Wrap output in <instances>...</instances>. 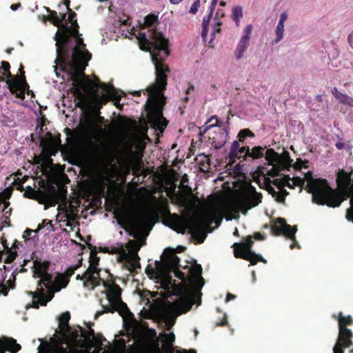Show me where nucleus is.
<instances>
[{"label":"nucleus","instance_id":"obj_16","mask_svg":"<svg viewBox=\"0 0 353 353\" xmlns=\"http://www.w3.org/2000/svg\"><path fill=\"white\" fill-rule=\"evenodd\" d=\"M195 296L188 293H183L181 297L170 303V307L176 310H180L179 314L189 311L195 302Z\"/></svg>","mask_w":353,"mask_h":353},{"label":"nucleus","instance_id":"obj_54","mask_svg":"<svg viewBox=\"0 0 353 353\" xmlns=\"http://www.w3.org/2000/svg\"><path fill=\"white\" fill-rule=\"evenodd\" d=\"M249 146H243L238 151V157L236 159H243V161H247L248 159V156H247V152L249 151Z\"/></svg>","mask_w":353,"mask_h":353},{"label":"nucleus","instance_id":"obj_48","mask_svg":"<svg viewBox=\"0 0 353 353\" xmlns=\"http://www.w3.org/2000/svg\"><path fill=\"white\" fill-rule=\"evenodd\" d=\"M283 32H284V23H282L281 22H279L276 28V39H274V43H279L283 37Z\"/></svg>","mask_w":353,"mask_h":353},{"label":"nucleus","instance_id":"obj_36","mask_svg":"<svg viewBox=\"0 0 353 353\" xmlns=\"http://www.w3.org/2000/svg\"><path fill=\"white\" fill-rule=\"evenodd\" d=\"M0 66V82L5 81L8 76H10V65L6 61H1Z\"/></svg>","mask_w":353,"mask_h":353},{"label":"nucleus","instance_id":"obj_20","mask_svg":"<svg viewBox=\"0 0 353 353\" xmlns=\"http://www.w3.org/2000/svg\"><path fill=\"white\" fill-rule=\"evenodd\" d=\"M47 12L48 13V20L56 27L59 28L57 33H59L62 32V26H64L63 21L66 20L67 14L65 13L62 14L61 17H59L57 15V12L54 10H51L48 7H45Z\"/></svg>","mask_w":353,"mask_h":353},{"label":"nucleus","instance_id":"obj_8","mask_svg":"<svg viewBox=\"0 0 353 353\" xmlns=\"http://www.w3.org/2000/svg\"><path fill=\"white\" fill-rule=\"evenodd\" d=\"M334 192V196H329L325 205L330 208L339 207L341 203L348 197H350V208L347 210L345 217L353 223V190H336L332 188Z\"/></svg>","mask_w":353,"mask_h":353},{"label":"nucleus","instance_id":"obj_33","mask_svg":"<svg viewBox=\"0 0 353 353\" xmlns=\"http://www.w3.org/2000/svg\"><path fill=\"white\" fill-rule=\"evenodd\" d=\"M339 330L348 329L347 325L353 324V319L350 315L343 316V313L340 312L338 317Z\"/></svg>","mask_w":353,"mask_h":353},{"label":"nucleus","instance_id":"obj_17","mask_svg":"<svg viewBox=\"0 0 353 353\" xmlns=\"http://www.w3.org/2000/svg\"><path fill=\"white\" fill-rule=\"evenodd\" d=\"M107 290L106 299L108 301V304H112L118 301H120L121 298V294L123 292L122 288L113 281L105 280L103 285Z\"/></svg>","mask_w":353,"mask_h":353},{"label":"nucleus","instance_id":"obj_46","mask_svg":"<svg viewBox=\"0 0 353 353\" xmlns=\"http://www.w3.org/2000/svg\"><path fill=\"white\" fill-rule=\"evenodd\" d=\"M190 273L195 278L199 279L203 282L202 285H203V279L201 277L202 267L201 265L195 264L190 269Z\"/></svg>","mask_w":353,"mask_h":353},{"label":"nucleus","instance_id":"obj_15","mask_svg":"<svg viewBox=\"0 0 353 353\" xmlns=\"http://www.w3.org/2000/svg\"><path fill=\"white\" fill-rule=\"evenodd\" d=\"M352 338L353 333L350 329L339 330L333 353H344L345 348H349L353 345Z\"/></svg>","mask_w":353,"mask_h":353},{"label":"nucleus","instance_id":"obj_21","mask_svg":"<svg viewBox=\"0 0 353 353\" xmlns=\"http://www.w3.org/2000/svg\"><path fill=\"white\" fill-rule=\"evenodd\" d=\"M29 294L32 296L33 299H37L40 305L43 306L46 305V304L54 297V294L52 292L46 295L45 294V290L42 287L38 288L37 290L34 292H30Z\"/></svg>","mask_w":353,"mask_h":353},{"label":"nucleus","instance_id":"obj_31","mask_svg":"<svg viewBox=\"0 0 353 353\" xmlns=\"http://www.w3.org/2000/svg\"><path fill=\"white\" fill-rule=\"evenodd\" d=\"M265 159L269 165H274L278 164L280 159V154L275 152L274 149H267L265 153Z\"/></svg>","mask_w":353,"mask_h":353},{"label":"nucleus","instance_id":"obj_39","mask_svg":"<svg viewBox=\"0 0 353 353\" xmlns=\"http://www.w3.org/2000/svg\"><path fill=\"white\" fill-rule=\"evenodd\" d=\"M12 249L13 248H10L9 245L3 247V251L4 252H6V254H7L6 258L4 260L5 263H11L17 256V251H13Z\"/></svg>","mask_w":353,"mask_h":353},{"label":"nucleus","instance_id":"obj_5","mask_svg":"<svg viewBox=\"0 0 353 353\" xmlns=\"http://www.w3.org/2000/svg\"><path fill=\"white\" fill-rule=\"evenodd\" d=\"M253 245L254 241L251 235L247 236L243 242L234 243L232 245L234 257L250 261V265H255L259 261L266 263V259L252 250Z\"/></svg>","mask_w":353,"mask_h":353},{"label":"nucleus","instance_id":"obj_44","mask_svg":"<svg viewBox=\"0 0 353 353\" xmlns=\"http://www.w3.org/2000/svg\"><path fill=\"white\" fill-rule=\"evenodd\" d=\"M290 176L288 175L282 181L279 179H274L272 183L277 188H284L285 186H287L289 188H294L293 183H290Z\"/></svg>","mask_w":353,"mask_h":353},{"label":"nucleus","instance_id":"obj_51","mask_svg":"<svg viewBox=\"0 0 353 353\" xmlns=\"http://www.w3.org/2000/svg\"><path fill=\"white\" fill-rule=\"evenodd\" d=\"M102 302V301H101ZM101 305L102 306L103 310L102 311H98L95 314L94 319H97L99 316L105 314V313H114V310L112 309L111 305L110 304L108 305H103L102 303H101Z\"/></svg>","mask_w":353,"mask_h":353},{"label":"nucleus","instance_id":"obj_4","mask_svg":"<svg viewBox=\"0 0 353 353\" xmlns=\"http://www.w3.org/2000/svg\"><path fill=\"white\" fill-rule=\"evenodd\" d=\"M305 181H307L305 189L308 193L312 194V201L319 205H324L329 196H334V193L325 179H314L312 172L308 171L305 174Z\"/></svg>","mask_w":353,"mask_h":353},{"label":"nucleus","instance_id":"obj_10","mask_svg":"<svg viewBox=\"0 0 353 353\" xmlns=\"http://www.w3.org/2000/svg\"><path fill=\"white\" fill-rule=\"evenodd\" d=\"M61 142L59 137H54L50 132H47L46 138L40 139V147L42 148L40 157L45 161H52L50 157L57 153Z\"/></svg>","mask_w":353,"mask_h":353},{"label":"nucleus","instance_id":"obj_35","mask_svg":"<svg viewBox=\"0 0 353 353\" xmlns=\"http://www.w3.org/2000/svg\"><path fill=\"white\" fill-rule=\"evenodd\" d=\"M219 134L221 136L219 141H216V137L212 138V144L216 149L221 148L227 141L228 135L225 131H224L223 129L220 130Z\"/></svg>","mask_w":353,"mask_h":353},{"label":"nucleus","instance_id":"obj_6","mask_svg":"<svg viewBox=\"0 0 353 353\" xmlns=\"http://www.w3.org/2000/svg\"><path fill=\"white\" fill-rule=\"evenodd\" d=\"M262 201V194L256 192V188L251 184L248 186L245 199H239L230 203L228 208L234 212L241 211L246 214L248 210L257 206Z\"/></svg>","mask_w":353,"mask_h":353},{"label":"nucleus","instance_id":"obj_60","mask_svg":"<svg viewBox=\"0 0 353 353\" xmlns=\"http://www.w3.org/2000/svg\"><path fill=\"white\" fill-rule=\"evenodd\" d=\"M78 327L81 330L82 332V336L85 338L86 339L89 340L91 336H93L94 335V331L92 328H89V330L88 332H85L83 330V328L81 326H78Z\"/></svg>","mask_w":353,"mask_h":353},{"label":"nucleus","instance_id":"obj_41","mask_svg":"<svg viewBox=\"0 0 353 353\" xmlns=\"http://www.w3.org/2000/svg\"><path fill=\"white\" fill-rule=\"evenodd\" d=\"M39 278H40V280H39L37 282L38 286H41V285L43 284L46 288H49L50 287L53 279L52 275L51 274H49L48 272Z\"/></svg>","mask_w":353,"mask_h":353},{"label":"nucleus","instance_id":"obj_62","mask_svg":"<svg viewBox=\"0 0 353 353\" xmlns=\"http://www.w3.org/2000/svg\"><path fill=\"white\" fill-rule=\"evenodd\" d=\"M77 270V268L73 265L69 267L64 273H62L65 277H67L70 279V278L74 274V272Z\"/></svg>","mask_w":353,"mask_h":353},{"label":"nucleus","instance_id":"obj_26","mask_svg":"<svg viewBox=\"0 0 353 353\" xmlns=\"http://www.w3.org/2000/svg\"><path fill=\"white\" fill-rule=\"evenodd\" d=\"M110 305L114 310V312H118L121 316L132 314L127 304L123 301L122 299L112 304H110Z\"/></svg>","mask_w":353,"mask_h":353},{"label":"nucleus","instance_id":"obj_11","mask_svg":"<svg viewBox=\"0 0 353 353\" xmlns=\"http://www.w3.org/2000/svg\"><path fill=\"white\" fill-rule=\"evenodd\" d=\"M79 26L77 19L65 22L64 26H62V32L56 33L54 37L56 46L58 47V52L59 51L60 43L63 45H67L70 42L72 36L79 35Z\"/></svg>","mask_w":353,"mask_h":353},{"label":"nucleus","instance_id":"obj_25","mask_svg":"<svg viewBox=\"0 0 353 353\" xmlns=\"http://www.w3.org/2000/svg\"><path fill=\"white\" fill-rule=\"evenodd\" d=\"M87 245L90 249L88 268L99 269L98 265H99L100 258L97 256V247L88 243H87Z\"/></svg>","mask_w":353,"mask_h":353},{"label":"nucleus","instance_id":"obj_45","mask_svg":"<svg viewBox=\"0 0 353 353\" xmlns=\"http://www.w3.org/2000/svg\"><path fill=\"white\" fill-rule=\"evenodd\" d=\"M10 205V202L6 201L4 203V208L3 210V221L6 224L8 225V226H10V216L12 213V208H10L9 210H7L8 207Z\"/></svg>","mask_w":353,"mask_h":353},{"label":"nucleus","instance_id":"obj_40","mask_svg":"<svg viewBox=\"0 0 353 353\" xmlns=\"http://www.w3.org/2000/svg\"><path fill=\"white\" fill-rule=\"evenodd\" d=\"M12 249L13 248H10L9 245L3 247V251L4 252H6V254H7L6 258L4 260L5 263H11L17 256V251H13Z\"/></svg>","mask_w":353,"mask_h":353},{"label":"nucleus","instance_id":"obj_1","mask_svg":"<svg viewBox=\"0 0 353 353\" xmlns=\"http://www.w3.org/2000/svg\"><path fill=\"white\" fill-rule=\"evenodd\" d=\"M137 39L140 49L150 52L155 65V82L147 88L149 99L145 110L148 113L149 123L154 128L163 132L168 123L163 116L165 104L163 92L168 85V74L170 72V68L163 61L170 54V41L162 32L154 28L149 29L147 32H139Z\"/></svg>","mask_w":353,"mask_h":353},{"label":"nucleus","instance_id":"obj_9","mask_svg":"<svg viewBox=\"0 0 353 353\" xmlns=\"http://www.w3.org/2000/svg\"><path fill=\"white\" fill-rule=\"evenodd\" d=\"M180 259L171 249L165 251L162 261H156L155 268L160 275L168 274L179 268Z\"/></svg>","mask_w":353,"mask_h":353},{"label":"nucleus","instance_id":"obj_27","mask_svg":"<svg viewBox=\"0 0 353 353\" xmlns=\"http://www.w3.org/2000/svg\"><path fill=\"white\" fill-rule=\"evenodd\" d=\"M126 267L131 274H138L139 270L141 269L140 259H137L131 257V256H128Z\"/></svg>","mask_w":353,"mask_h":353},{"label":"nucleus","instance_id":"obj_24","mask_svg":"<svg viewBox=\"0 0 353 353\" xmlns=\"http://www.w3.org/2000/svg\"><path fill=\"white\" fill-rule=\"evenodd\" d=\"M70 319V313L69 312H65L61 314L59 317V327L60 329V333L63 336H65L67 333L71 330V327L69 325V321Z\"/></svg>","mask_w":353,"mask_h":353},{"label":"nucleus","instance_id":"obj_14","mask_svg":"<svg viewBox=\"0 0 353 353\" xmlns=\"http://www.w3.org/2000/svg\"><path fill=\"white\" fill-rule=\"evenodd\" d=\"M101 269L87 268L84 272L85 276V281L83 283L84 288L88 290H94L97 286L103 285L105 280L101 277Z\"/></svg>","mask_w":353,"mask_h":353},{"label":"nucleus","instance_id":"obj_13","mask_svg":"<svg viewBox=\"0 0 353 353\" xmlns=\"http://www.w3.org/2000/svg\"><path fill=\"white\" fill-rule=\"evenodd\" d=\"M297 231L296 226H291L287 224L284 218H277L271 226L272 234L274 236L283 234L285 237L295 241V233Z\"/></svg>","mask_w":353,"mask_h":353},{"label":"nucleus","instance_id":"obj_42","mask_svg":"<svg viewBox=\"0 0 353 353\" xmlns=\"http://www.w3.org/2000/svg\"><path fill=\"white\" fill-rule=\"evenodd\" d=\"M198 163L202 167V170H208L210 167V158L208 155L200 154L197 156Z\"/></svg>","mask_w":353,"mask_h":353},{"label":"nucleus","instance_id":"obj_57","mask_svg":"<svg viewBox=\"0 0 353 353\" xmlns=\"http://www.w3.org/2000/svg\"><path fill=\"white\" fill-rule=\"evenodd\" d=\"M46 119L45 117H43V119L37 124V128H36L37 131L38 132V137L39 139H41L42 137V134L43 132V127L46 125V123H45Z\"/></svg>","mask_w":353,"mask_h":353},{"label":"nucleus","instance_id":"obj_59","mask_svg":"<svg viewBox=\"0 0 353 353\" xmlns=\"http://www.w3.org/2000/svg\"><path fill=\"white\" fill-rule=\"evenodd\" d=\"M47 225H49L50 227V231L54 230L52 221L50 220H48V219H43L42 221V223L41 224H39L38 228L36 231L41 230V229H43V228H45Z\"/></svg>","mask_w":353,"mask_h":353},{"label":"nucleus","instance_id":"obj_23","mask_svg":"<svg viewBox=\"0 0 353 353\" xmlns=\"http://www.w3.org/2000/svg\"><path fill=\"white\" fill-rule=\"evenodd\" d=\"M145 244V238H143L140 240H129L127 246L130 252L131 257L134 259H139L138 252L140 250L141 246Z\"/></svg>","mask_w":353,"mask_h":353},{"label":"nucleus","instance_id":"obj_52","mask_svg":"<svg viewBox=\"0 0 353 353\" xmlns=\"http://www.w3.org/2000/svg\"><path fill=\"white\" fill-rule=\"evenodd\" d=\"M254 137V134L249 129H243L240 130L238 134L239 140L241 142H243L244 139L247 137Z\"/></svg>","mask_w":353,"mask_h":353},{"label":"nucleus","instance_id":"obj_22","mask_svg":"<svg viewBox=\"0 0 353 353\" xmlns=\"http://www.w3.org/2000/svg\"><path fill=\"white\" fill-rule=\"evenodd\" d=\"M50 263L48 261H42L40 259L37 258L34 261L33 276L34 278L39 277L43 274L48 272Z\"/></svg>","mask_w":353,"mask_h":353},{"label":"nucleus","instance_id":"obj_37","mask_svg":"<svg viewBox=\"0 0 353 353\" xmlns=\"http://www.w3.org/2000/svg\"><path fill=\"white\" fill-rule=\"evenodd\" d=\"M212 14L213 12H211L210 11L209 14L208 16H205L203 19L201 37L205 42L206 41V37L208 36V26L210 24Z\"/></svg>","mask_w":353,"mask_h":353},{"label":"nucleus","instance_id":"obj_2","mask_svg":"<svg viewBox=\"0 0 353 353\" xmlns=\"http://www.w3.org/2000/svg\"><path fill=\"white\" fill-rule=\"evenodd\" d=\"M81 34L78 36H72L76 38V46L72 50L71 59L62 54V47L63 46L60 43L59 51L57 52L56 59L57 65L54 66V71L58 76L57 70L59 68L61 71L65 72L70 80L72 81V85L74 86L77 93L82 95L83 90H90L93 88L92 80L89 76L84 72L88 66V61L92 58L91 53L85 48V44L83 39L81 37ZM58 51V48L57 49Z\"/></svg>","mask_w":353,"mask_h":353},{"label":"nucleus","instance_id":"obj_50","mask_svg":"<svg viewBox=\"0 0 353 353\" xmlns=\"http://www.w3.org/2000/svg\"><path fill=\"white\" fill-rule=\"evenodd\" d=\"M222 25V22H221L220 20L219 21H216L214 25V28H213V32L212 33V37L211 38V39L209 41V46L210 48H213V40L214 39V36H215V34L216 33H220L221 31V26Z\"/></svg>","mask_w":353,"mask_h":353},{"label":"nucleus","instance_id":"obj_43","mask_svg":"<svg viewBox=\"0 0 353 353\" xmlns=\"http://www.w3.org/2000/svg\"><path fill=\"white\" fill-rule=\"evenodd\" d=\"M164 345L167 348H172L175 341V335L173 332L163 333L161 335Z\"/></svg>","mask_w":353,"mask_h":353},{"label":"nucleus","instance_id":"obj_49","mask_svg":"<svg viewBox=\"0 0 353 353\" xmlns=\"http://www.w3.org/2000/svg\"><path fill=\"white\" fill-rule=\"evenodd\" d=\"M88 144L91 153L94 156L100 154V147L90 137H88Z\"/></svg>","mask_w":353,"mask_h":353},{"label":"nucleus","instance_id":"obj_32","mask_svg":"<svg viewBox=\"0 0 353 353\" xmlns=\"http://www.w3.org/2000/svg\"><path fill=\"white\" fill-rule=\"evenodd\" d=\"M249 41L247 39L241 38L235 50V56L237 59H240L243 57L244 52L248 46Z\"/></svg>","mask_w":353,"mask_h":353},{"label":"nucleus","instance_id":"obj_61","mask_svg":"<svg viewBox=\"0 0 353 353\" xmlns=\"http://www.w3.org/2000/svg\"><path fill=\"white\" fill-rule=\"evenodd\" d=\"M200 0H195L190 7V13L195 14L198 12Z\"/></svg>","mask_w":353,"mask_h":353},{"label":"nucleus","instance_id":"obj_30","mask_svg":"<svg viewBox=\"0 0 353 353\" xmlns=\"http://www.w3.org/2000/svg\"><path fill=\"white\" fill-rule=\"evenodd\" d=\"M265 149V146H254L247 152V156H248V159L250 158L252 160L261 159L264 156V151Z\"/></svg>","mask_w":353,"mask_h":353},{"label":"nucleus","instance_id":"obj_18","mask_svg":"<svg viewBox=\"0 0 353 353\" xmlns=\"http://www.w3.org/2000/svg\"><path fill=\"white\" fill-rule=\"evenodd\" d=\"M105 119L100 115L97 111H94V113L88 117L83 125L85 132L90 134H93L96 132V125H102L104 123Z\"/></svg>","mask_w":353,"mask_h":353},{"label":"nucleus","instance_id":"obj_7","mask_svg":"<svg viewBox=\"0 0 353 353\" xmlns=\"http://www.w3.org/2000/svg\"><path fill=\"white\" fill-rule=\"evenodd\" d=\"M93 88L88 91L83 90L82 91V95H79L76 90L74 88V86L73 85V88L74 90V94L80 99H82L84 96V92H89L92 91L94 88H100L103 89L105 91H107L108 92V94H102L101 97H99L96 99L95 101V107L94 108V111H97L98 113H100V109L102 108L103 105H105L109 101L114 100L115 101V105L118 107L119 105V102L121 101V96L118 94L117 90L112 86V85H107L104 83H99L98 84L94 83L92 81Z\"/></svg>","mask_w":353,"mask_h":353},{"label":"nucleus","instance_id":"obj_19","mask_svg":"<svg viewBox=\"0 0 353 353\" xmlns=\"http://www.w3.org/2000/svg\"><path fill=\"white\" fill-rule=\"evenodd\" d=\"M21 348V345L13 338L3 337L0 339V353H5L6 351L17 353Z\"/></svg>","mask_w":353,"mask_h":353},{"label":"nucleus","instance_id":"obj_28","mask_svg":"<svg viewBox=\"0 0 353 353\" xmlns=\"http://www.w3.org/2000/svg\"><path fill=\"white\" fill-rule=\"evenodd\" d=\"M241 147H240L239 140V141H234L232 143L228 159V164L230 165H232L236 161V159L238 157V151H239V149Z\"/></svg>","mask_w":353,"mask_h":353},{"label":"nucleus","instance_id":"obj_12","mask_svg":"<svg viewBox=\"0 0 353 353\" xmlns=\"http://www.w3.org/2000/svg\"><path fill=\"white\" fill-rule=\"evenodd\" d=\"M8 88L12 94L20 99H25L26 90L30 88L26 79H21L17 75L8 76L5 80Z\"/></svg>","mask_w":353,"mask_h":353},{"label":"nucleus","instance_id":"obj_53","mask_svg":"<svg viewBox=\"0 0 353 353\" xmlns=\"http://www.w3.org/2000/svg\"><path fill=\"white\" fill-rule=\"evenodd\" d=\"M70 279L67 277H65L62 274L58 275L56 282L58 285L61 286L62 288H65L68 284L69 283Z\"/></svg>","mask_w":353,"mask_h":353},{"label":"nucleus","instance_id":"obj_63","mask_svg":"<svg viewBox=\"0 0 353 353\" xmlns=\"http://www.w3.org/2000/svg\"><path fill=\"white\" fill-rule=\"evenodd\" d=\"M252 30V26L251 24L248 25L243 32V35L241 37L243 38L247 39L250 40V36Z\"/></svg>","mask_w":353,"mask_h":353},{"label":"nucleus","instance_id":"obj_34","mask_svg":"<svg viewBox=\"0 0 353 353\" xmlns=\"http://www.w3.org/2000/svg\"><path fill=\"white\" fill-rule=\"evenodd\" d=\"M292 159H291L290 153L285 150L281 154H280V159L278 161V165L281 166L283 169H288L291 166Z\"/></svg>","mask_w":353,"mask_h":353},{"label":"nucleus","instance_id":"obj_47","mask_svg":"<svg viewBox=\"0 0 353 353\" xmlns=\"http://www.w3.org/2000/svg\"><path fill=\"white\" fill-rule=\"evenodd\" d=\"M157 20V16L154 14H150L144 18L143 26L145 28H151Z\"/></svg>","mask_w":353,"mask_h":353},{"label":"nucleus","instance_id":"obj_56","mask_svg":"<svg viewBox=\"0 0 353 353\" xmlns=\"http://www.w3.org/2000/svg\"><path fill=\"white\" fill-rule=\"evenodd\" d=\"M38 194V191L31 187H28L24 193V196L29 199H34Z\"/></svg>","mask_w":353,"mask_h":353},{"label":"nucleus","instance_id":"obj_64","mask_svg":"<svg viewBox=\"0 0 353 353\" xmlns=\"http://www.w3.org/2000/svg\"><path fill=\"white\" fill-rule=\"evenodd\" d=\"M157 272L159 274H160L159 272L157 270V268L154 269L150 265H147V267L145 268V273L148 276H154Z\"/></svg>","mask_w":353,"mask_h":353},{"label":"nucleus","instance_id":"obj_58","mask_svg":"<svg viewBox=\"0 0 353 353\" xmlns=\"http://www.w3.org/2000/svg\"><path fill=\"white\" fill-rule=\"evenodd\" d=\"M294 187V186H299L301 188H303L305 185V179H302L299 176H294L292 179Z\"/></svg>","mask_w":353,"mask_h":353},{"label":"nucleus","instance_id":"obj_38","mask_svg":"<svg viewBox=\"0 0 353 353\" xmlns=\"http://www.w3.org/2000/svg\"><path fill=\"white\" fill-rule=\"evenodd\" d=\"M243 17V9L241 6H234L232 9V19L235 22L236 26L239 27L240 20Z\"/></svg>","mask_w":353,"mask_h":353},{"label":"nucleus","instance_id":"obj_3","mask_svg":"<svg viewBox=\"0 0 353 353\" xmlns=\"http://www.w3.org/2000/svg\"><path fill=\"white\" fill-rule=\"evenodd\" d=\"M168 212L169 216L165 220L166 225L181 234H185L188 229L192 237L198 239L199 243L203 242L206 235L204 232V226L199 220L183 217L177 214H171L169 210Z\"/></svg>","mask_w":353,"mask_h":353},{"label":"nucleus","instance_id":"obj_29","mask_svg":"<svg viewBox=\"0 0 353 353\" xmlns=\"http://www.w3.org/2000/svg\"><path fill=\"white\" fill-rule=\"evenodd\" d=\"M332 94L336 99L339 100L341 103L353 106V99L347 94L341 93L336 88L334 87L332 89Z\"/></svg>","mask_w":353,"mask_h":353},{"label":"nucleus","instance_id":"obj_55","mask_svg":"<svg viewBox=\"0 0 353 353\" xmlns=\"http://www.w3.org/2000/svg\"><path fill=\"white\" fill-rule=\"evenodd\" d=\"M212 119H214L216 123H212V124H210L207 128L209 129L210 128H212V127H215V126H217V127H221L222 124H223V122L220 121L219 119V117L216 116V115H214V116H212L208 121L207 123H211L212 121Z\"/></svg>","mask_w":353,"mask_h":353}]
</instances>
